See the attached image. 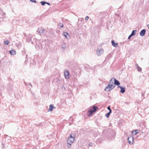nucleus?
<instances>
[{
    "label": "nucleus",
    "instance_id": "obj_25",
    "mask_svg": "<svg viewBox=\"0 0 149 149\" xmlns=\"http://www.w3.org/2000/svg\"><path fill=\"white\" fill-rule=\"evenodd\" d=\"M58 25L59 26L61 27V28H63L64 27L63 24L60 22L58 24Z\"/></svg>",
    "mask_w": 149,
    "mask_h": 149
},
{
    "label": "nucleus",
    "instance_id": "obj_18",
    "mask_svg": "<svg viewBox=\"0 0 149 149\" xmlns=\"http://www.w3.org/2000/svg\"><path fill=\"white\" fill-rule=\"evenodd\" d=\"M109 129L108 128V129L106 128V129H104L103 131V134H106V133H108L109 132Z\"/></svg>",
    "mask_w": 149,
    "mask_h": 149
},
{
    "label": "nucleus",
    "instance_id": "obj_38",
    "mask_svg": "<svg viewBox=\"0 0 149 149\" xmlns=\"http://www.w3.org/2000/svg\"><path fill=\"white\" fill-rule=\"evenodd\" d=\"M2 147L3 148H5V145L4 144H2Z\"/></svg>",
    "mask_w": 149,
    "mask_h": 149
},
{
    "label": "nucleus",
    "instance_id": "obj_20",
    "mask_svg": "<svg viewBox=\"0 0 149 149\" xmlns=\"http://www.w3.org/2000/svg\"><path fill=\"white\" fill-rule=\"evenodd\" d=\"M136 30H134L132 31L131 33L130 34L132 36H134L136 33Z\"/></svg>",
    "mask_w": 149,
    "mask_h": 149
},
{
    "label": "nucleus",
    "instance_id": "obj_1",
    "mask_svg": "<svg viewBox=\"0 0 149 149\" xmlns=\"http://www.w3.org/2000/svg\"><path fill=\"white\" fill-rule=\"evenodd\" d=\"M75 136L73 133H71L70 136L68 138L67 140V143L68 144L67 147L68 148L71 147V145L73 143L75 139Z\"/></svg>",
    "mask_w": 149,
    "mask_h": 149
},
{
    "label": "nucleus",
    "instance_id": "obj_6",
    "mask_svg": "<svg viewBox=\"0 0 149 149\" xmlns=\"http://www.w3.org/2000/svg\"><path fill=\"white\" fill-rule=\"evenodd\" d=\"M118 88H120V92L122 93H123L125 92V88L124 86H118Z\"/></svg>",
    "mask_w": 149,
    "mask_h": 149
},
{
    "label": "nucleus",
    "instance_id": "obj_28",
    "mask_svg": "<svg viewBox=\"0 0 149 149\" xmlns=\"http://www.w3.org/2000/svg\"><path fill=\"white\" fill-rule=\"evenodd\" d=\"M31 2L34 3H36L37 2V1L36 0H29Z\"/></svg>",
    "mask_w": 149,
    "mask_h": 149
},
{
    "label": "nucleus",
    "instance_id": "obj_2",
    "mask_svg": "<svg viewBox=\"0 0 149 149\" xmlns=\"http://www.w3.org/2000/svg\"><path fill=\"white\" fill-rule=\"evenodd\" d=\"M38 34L40 36H44L45 35L44 30L42 28H39L37 30Z\"/></svg>",
    "mask_w": 149,
    "mask_h": 149
},
{
    "label": "nucleus",
    "instance_id": "obj_11",
    "mask_svg": "<svg viewBox=\"0 0 149 149\" xmlns=\"http://www.w3.org/2000/svg\"><path fill=\"white\" fill-rule=\"evenodd\" d=\"M88 112L89 113L88 114V116L89 117L94 112L93 109H90L88 110Z\"/></svg>",
    "mask_w": 149,
    "mask_h": 149
},
{
    "label": "nucleus",
    "instance_id": "obj_7",
    "mask_svg": "<svg viewBox=\"0 0 149 149\" xmlns=\"http://www.w3.org/2000/svg\"><path fill=\"white\" fill-rule=\"evenodd\" d=\"M33 37L32 34H29L28 36L27 37L26 40L28 42H30L31 40V38Z\"/></svg>",
    "mask_w": 149,
    "mask_h": 149
},
{
    "label": "nucleus",
    "instance_id": "obj_42",
    "mask_svg": "<svg viewBox=\"0 0 149 149\" xmlns=\"http://www.w3.org/2000/svg\"><path fill=\"white\" fill-rule=\"evenodd\" d=\"M24 84H26V83L24 81Z\"/></svg>",
    "mask_w": 149,
    "mask_h": 149
},
{
    "label": "nucleus",
    "instance_id": "obj_8",
    "mask_svg": "<svg viewBox=\"0 0 149 149\" xmlns=\"http://www.w3.org/2000/svg\"><path fill=\"white\" fill-rule=\"evenodd\" d=\"M64 75L65 77L67 79H68L69 78V73L68 71L67 70L65 72H64Z\"/></svg>",
    "mask_w": 149,
    "mask_h": 149
},
{
    "label": "nucleus",
    "instance_id": "obj_9",
    "mask_svg": "<svg viewBox=\"0 0 149 149\" xmlns=\"http://www.w3.org/2000/svg\"><path fill=\"white\" fill-rule=\"evenodd\" d=\"M146 32V29H143L141 31V32L140 33V36H144L145 35Z\"/></svg>",
    "mask_w": 149,
    "mask_h": 149
},
{
    "label": "nucleus",
    "instance_id": "obj_29",
    "mask_svg": "<svg viewBox=\"0 0 149 149\" xmlns=\"http://www.w3.org/2000/svg\"><path fill=\"white\" fill-rule=\"evenodd\" d=\"M31 2L34 3H36L37 2V1L36 0H29Z\"/></svg>",
    "mask_w": 149,
    "mask_h": 149
},
{
    "label": "nucleus",
    "instance_id": "obj_24",
    "mask_svg": "<svg viewBox=\"0 0 149 149\" xmlns=\"http://www.w3.org/2000/svg\"><path fill=\"white\" fill-rule=\"evenodd\" d=\"M4 42L5 44L7 45H8L9 43V41L8 40H4Z\"/></svg>",
    "mask_w": 149,
    "mask_h": 149
},
{
    "label": "nucleus",
    "instance_id": "obj_12",
    "mask_svg": "<svg viewBox=\"0 0 149 149\" xmlns=\"http://www.w3.org/2000/svg\"><path fill=\"white\" fill-rule=\"evenodd\" d=\"M112 45L115 47H116L118 46V43H115L113 40H112L111 41Z\"/></svg>",
    "mask_w": 149,
    "mask_h": 149
},
{
    "label": "nucleus",
    "instance_id": "obj_5",
    "mask_svg": "<svg viewBox=\"0 0 149 149\" xmlns=\"http://www.w3.org/2000/svg\"><path fill=\"white\" fill-rule=\"evenodd\" d=\"M104 52V50L102 49H98L96 51V53L98 56H100L101 54H102Z\"/></svg>",
    "mask_w": 149,
    "mask_h": 149
},
{
    "label": "nucleus",
    "instance_id": "obj_15",
    "mask_svg": "<svg viewBox=\"0 0 149 149\" xmlns=\"http://www.w3.org/2000/svg\"><path fill=\"white\" fill-rule=\"evenodd\" d=\"M9 53L12 55H14L16 54V52L14 50H11L9 51Z\"/></svg>",
    "mask_w": 149,
    "mask_h": 149
},
{
    "label": "nucleus",
    "instance_id": "obj_33",
    "mask_svg": "<svg viewBox=\"0 0 149 149\" xmlns=\"http://www.w3.org/2000/svg\"><path fill=\"white\" fill-rule=\"evenodd\" d=\"M89 19V17L88 16H86V17L85 19L86 20H88Z\"/></svg>",
    "mask_w": 149,
    "mask_h": 149
},
{
    "label": "nucleus",
    "instance_id": "obj_44",
    "mask_svg": "<svg viewBox=\"0 0 149 149\" xmlns=\"http://www.w3.org/2000/svg\"><path fill=\"white\" fill-rule=\"evenodd\" d=\"M77 79L76 78H74V80H77Z\"/></svg>",
    "mask_w": 149,
    "mask_h": 149
},
{
    "label": "nucleus",
    "instance_id": "obj_27",
    "mask_svg": "<svg viewBox=\"0 0 149 149\" xmlns=\"http://www.w3.org/2000/svg\"><path fill=\"white\" fill-rule=\"evenodd\" d=\"M109 88H110V85H109V84H108V85H107V87H106V88H105V89H104V90H105V91H108V90H108V89H109Z\"/></svg>",
    "mask_w": 149,
    "mask_h": 149
},
{
    "label": "nucleus",
    "instance_id": "obj_34",
    "mask_svg": "<svg viewBox=\"0 0 149 149\" xmlns=\"http://www.w3.org/2000/svg\"><path fill=\"white\" fill-rule=\"evenodd\" d=\"M132 36L130 34L128 37V39H130L131 38Z\"/></svg>",
    "mask_w": 149,
    "mask_h": 149
},
{
    "label": "nucleus",
    "instance_id": "obj_37",
    "mask_svg": "<svg viewBox=\"0 0 149 149\" xmlns=\"http://www.w3.org/2000/svg\"><path fill=\"white\" fill-rule=\"evenodd\" d=\"M46 4H47L48 5H50V4L48 2H46Z\"/></svg>",
    "mask_w": 149,
    "mask_h": 149
},
{
    "label": "nucleus",
    "instance_id": "obj_13",
    "mask_svg": "<svg viewBox=\"0 0 149 149\" xmlns=\"http://www.w3.org/2000/svg\"><path fill=\"white\" fill-rule=\"evenodd\" d=\"M63 35L67 39L70 38V36L67 32H64Z\"/></svg>",
    "mask_w": 149,
    "mask_h": 149
},
{
    "label": "nucleus",
    "instance_id": "obj_31",
    "mask_svg": "<svg viewBox=\"0 0 149 149\" xmlns=\"http://www.w3.org/2000/svg\"><path fill=\"white\" fill-rule=\"evenodd\" d=\"M43 123H40L38 125H36V126H42L43 125Z\"/></svg>",
    "mask_w": 149,
    "mask_h": 149
},
{
    "label": "nucleus",
    "instance_id": "obj_14",
    "mask_svg": "<svg viewBox=\"0 0 149 149\" xmlns=\"http://www.w3.org/2000/svg\"><path fill=\"white\" fill-rule=\"evenodd\" d=\"M49 108L48 109V111H52L53 110V108H55V107H54L53 106V105H52V104H50L49 105Z\"/></svg>",
    "mask_w": 149,
    "mask_h": 149
},
{
    "label": "nucleus",
    "instance_id": "obj_17",
    "mask_svg": "<svg viewBox=\"0 0 149 149\" xmlns=\"http://www.w3.org/2000/svg\"><path fill=\"white\" fill-rule=\"evenodd\" d=\"M110 88L109 89H108V91H110L112 89H113L115 87V86L113 85H110Z\"/></svg>",
    "mask_w": 149,
    "mask_h": 149
},
{
    "label": "nucleus",
    "instance_id": "obj_26",
    "mask_svg": "<svg viewBox=\"0 0 149 149\" xmlns=\"http://www.w3.org/2000/svg\"><path fill=\"white\" fill-rule=\"evenodd\" d=\"M40 3L41 4V5L42 6H44L46 3V2L42 1H41Z\"/></svg>",
    "mask_w": 149,
    "mask_h": 149
},
{
    "label": "nucleus",
    "instance_id": "obj_39",
    "mask_svg": "<svg viewBox=\"0 0 149 149\" xmlns=\"http://www.w3.org/2000/svg\"><path fill=\"white\" fill-rule=\"evenodd\" d=\"M108 57H109V58H110V56L109 55L107 57V58H108Z\"/></svg>",
    "mask_w": 149,
    "mask_h": 149
},
{
    "label": "nucleus",
    "instance_id": "obj_21",
    "mask_svg": "<svg viewBox=\"0 0 149 149\" xmlns=\"http://www.w3.org/2000/svg\"><path fill=\"white\" fill-rule=\"evenodd\" d=\"M92 109L93 111L95 112L98 109V107L97 106L94 105Z\"/></svg>",
    "mask_w": 149,
    "mask_h": 149
},
{
    "label": "nucleus",
    "instance_id": "obj_22",
    "mask_svg": "<svg viewBox=\"0 0 149 149\" xmlns=\"http://www.w3.org/2000/svg\"><path fill=\"white\" fill-rule=\"evenodd\" d=\"M138 130H135L134 131H133L132 132V133L133 135H135L138 133Z\"/></svg>",
    "mask_w": 149,
    "mask_h": 149
},
{
    "label": "nucleus",
    "instance_id": "obj_46",
    "mask_svg": "<svg viewBox=\"0 0 149 149\" xmlns=\"http://www.w3.org/2000/svg\"><path fill=\"white\" fill-rule=\"evenodd\" d=\"M24 36H25V37H26V34H24Z\"/></svg>",
    "mask_w": 149,
    "mask_h": 149
},
{
    "label": "nucleus",
    "instance_id": "obj_23",
    "mask_svg": "<svg viewBox=\"0 0 149 149\" xmlns=\"http://www.w3.org/2000/svg\"><path fill=\"white\" fill-rule=\"evenodd\" d=\"M111 111H109L108 113H107L105 115V116L107 118H108L109 117L110 114L111 113Z\"/></svg>",
    "mask_w": 149,
    "mask_h": 149
},
{
    "label": "nucleus",
    "instance_id": "obj_36",
    "mask_svg": "<svg viewBox=\"0 0 149 149\" xmlns=\"http://www.w3.org/2000/svg\"><path fill=\"white\" fill-rule=\"evenodd\" d=\"M29 85L31 86V88H32L33 86L31 83H29Z\"/></svg>",
    "mask_w": 149,
    "mask_h": 149
},
{
    "label": "nucleus",
    "instance_id": "obj_41",
    "mask_svg": "<svg viewBox=\"0 0 149 149\" xmlns=\"http://www.w3.org/2000/svg\"><path fill=\"white\" fill-rule=\"evenodd\" d=\"M25 85L26 86H27V84L26 83V84H25Z\"/></svg>",
    "mask_w": 149,
    "mask_h": 149
},
{
    "label": "nucleus",
    "instance_id": "obj_4",
    "mask_svg": "<svg viewBox=\"0 0 149 149\" xmlns=\"http://www.w3.org/2000/svg\"><path fill=\"white\" fill-rule=\"evenodd\" d=\"M6 17L5 13H3L1 10H0V21L3 20V19Z\"/></svg>",
    "mask_w": 149,
    "mask_h": 149
},
{
    "label": "nucleus",
    "instance_id": "obj_32",
    "mask_svg": "<svg viewBox=\"0 0 149 149\" xmlns=\"http://www.w3.org/2000/svg\"><path fill=\"white\" fill-rule=\"evenodd\" d=\"M93 144L92 143H90L89 144V146H92Z\"/></svg>",
    "mask_w": 149,
    "mask_h": 149
},
{
    "label": "nucleus",
    "instance_id": "obj_45",
    "mask_svg": "<svg viewBox=\"0 0 149 149\" xmlns=\"http://www.w3.org/2000/svg\"><path fill=\"white\" fill-rule=\"evenodd\" d=\"M31 43L32 44H33V42H31Z\"/></svg>",
    "mask_w": 149,
    "mask_h": 149
},
{
    "label": "nucleus",
    "instance_id": "obj_16",
    "mask_svg": "<svg viewBox=\"0 0 149 149\" xmlns=\"http://www.w3.org/2000/svg\"><path fill=\"white\" fill-rule=\"evenodd\" d=\"M135 66H136V68L138 70L139 72H140L141 71V68L138 65L137 63L135 64Z\"/></svg>",
    "mask_w": 149,
    "mask_h": 149
},
{
    "label": "nucleus",
    "instance_id": "obj_40",
    "mask_svg": "<svg viewBox=\"0 0 149 149\" xmlns=\"http://www.w3.org/2000/svg\"><path fill=\"white\" fill-rule=\"evenodd\" d=\"M147 26L148 27V29H149V24Z\"/></svg>",
    "mask_w": 149,
    "mask_h": 149
},
{
    "label": "nucleus",
    "instance_id": "obj_43",
    "mask_svg": "<svg viewBox=\"0 0 149 149\" xmlns=\"http://www.w3.org/2000/svg\"><path fill=\"white\" fill-rule=\"evenodd\" d=\"M62 48H63V49H64V47H63V46H62Z\"/></svg>",
    "mask_w": 149,
    "mask_h": 149
},
{
    "label": "nucleus",
    "instance_id": "obj_3",
    "mask_svg": "<svg viewBox=\"0 0 149 149\" xmlns=\"http://www.w3.org/2000/svg\"><path fill=\"white\" fill-rule=\"evenodd\" d=\"M128 142L131 145L133 143L134 138L132 136H130L127 138Z\"/></svg>",
    "mask_w": 149,
    "mask_h": 149
},
{
    "label": "nucleus",
    "instance_id": "obj_10",
    "mask_svg": "<svg viewBox=\"0 0 149 149\" xmlns=\"http://www.w3.org/2000/svg\"><path fill=\"white\" fill-rule=\"evenodd\" d=\"M113 80L114 81V84L115 85L118 86H119V85H120V83L119 81L118 80H117L116 79H114V78L113 79Z\"/></svg>",
    "mask_w": 149,
    "mask_h": 149
},
{
    "label": "nucleus",
    "instance_id": "obj_19",
    "mask_svg": "<svg viewBox=\"0 0 149 149\" xmlns=\"http://www.w3.org/2000/svg\"><path fill=\"white\" fill-rule=\"evenodd\" d=\"M114 78H111L110 80L109 81V84H108L110 85H113L114 84V83L113 82Z\"/></svg>",
    "mask_w": 149,
    "mask_h": 149
},
{
    "label": "nucleus",
    "instance_id": "obj_30",
    "mask_svg": "<svg viewBox=\"0 0 149 149\" xmlns=\"http://www.w3.org/2000/svg\"><path fill=\"white\" fill-rule=\"evenodd\" d=\"M107 109L109 111H111V110L110 108V106H109L108 107Z\"/></svg>",
    "mask_w": 149,
    "mask_h": 149
},
{
    "label": "nucleus",
    "instance_id": "obj_35",
    "mask_svg": "<svg viewBox=\"0 0 149 149\" xmlns=\"http://www.w3.org/2000/svg\"><path fill=\"white\" fill-rule=\"evenodd\" d=\"M62 89L63 90H65V88L64 86H62Z\"/></svg>",
    "mask_w": 149,
    "mask_h": 149
}]
</instances>
